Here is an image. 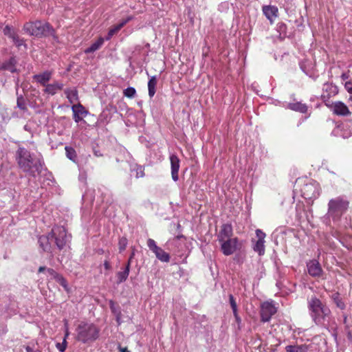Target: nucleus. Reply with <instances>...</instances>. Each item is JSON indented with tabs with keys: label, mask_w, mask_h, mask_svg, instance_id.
<instances>
[{
	"label": "nucleus",
	"mask_w": 352,
	"mask_h": 352,
	"mask_svg": "<svg viewBox=\"0 0 352 352\" xmlns=\"http://www.w3.org/2000/svg\"><path fill=\"white\" fill-rule=\"evenodd\" d=\"M15 157L19 167L25 173L35 177L41 173L44 162L41 157L21 146L16 151Z\"/></svg>",
	"instance_id": "nucleus-1"
},
{
	"label": "nucleus",
	"mask_w": 352,
	"mask_h": 352,
	"mask_svg": "<svg viewBox=\"0 0 352 352\" xmlns=\"http://www.w3.org/2000/svg\"><path fill=\"white\" fill-rule=\"evenodd\" d=\"M307 307L311 319L317 325H323L328 321L331 311L316 296L307 299Z\"/></svg>",
	"instance_id": "nucleus-2"
},
{
	"label": "nucleus",
	"mask_w": 352,
	"mask_h": 352,
	"mask_svg": "<svg viewBox=\"0 0 352 352\" xmlns=\"http://www.w3.org/2000/svg\"><path fill=\"white\" fill-rule=\"evenodd\" d=\"M349 201L342 197L331 199L328 203V210L326 217L333 222L340 221L341 217L349 208Z\"/></svg>",
	"instance_id": "nucleus-3"
},
{
	"label": "nucleus",
	"mask_w": 352,
	"mask_h": 352,
	"mask_svg": "<svg viewBox=\"0 0 352 352\" xmlns=\"http://www.w3.org/2000/svg\"><path fill=\"white\" fill-rule=\"evenodd\" d=\"M99 329L93 323L80 322L76 329V338L84 344L91 343L99 337Z\"/></svg>",
	"instance_id": "nucleus-4"
},
{
	"label": "nucleus",
	"mask_w": 352,
	"mask_h": 352,
	"mask_svg": "<svg viewBox=\"0 0 352 352\" xmlns=\"http://www.w3.org/2000/svg\"><path fill=\"white\" fill-rule=\"evenodd\" d=\"M23 30L31 36L37 37L52 36L54 40H57L54 30L48 23L40 21L26 23L23 26Z\"/></svg>",
	"instance_id": "nucleus-5"
},
{
	"label": "nucleus",
	"mask_w": 352,
	"mask_h": 352,
	"mask_svg": "<svg viewBox=\"0 0 352 352\" xmlns=\"http://www.w3.org/2000/svg\"><path fill=\"white\" fill-rule=\"evenodd\" d=\"M319 184L314 180L306 179L300 188L301 196L305 199L317 198L320 195Z\"/></svg>",
	"instance_id": "nucleus-6"
},
{
	"label": "nucleus",
	"mask_w": 352,
	"mask_h": 352,
	"mask_svg": "<svg viewBox=\"0 0 352 352\" xmlns=\"http://www.w3.org/2000/svg\"><path fill=\"white\" fill-rule=\"evenodd\" d=\"M51 234L59 250H62L69 240V236L67 234L66 230L63 226L54 227L51 231Z\"/></svg>",
	"instance_id": "nucleus-7"
},
{
	"label": "nucleus",
	"mask_w": 352,
	"mask_h": 352,
	"mask_svg": "<svg viewBox=\"0 0 352 352\" xmlns=\"http://www.w3.org/2000/svg\"><path fill=\"white\" fill-rule=\"evenodd\" d=\"M147 246L155 254L158 260L164 263L170 261V257L169 254L159 247L153 239H148L147 240Z\"/></svg>",
	"instance_id": "nucleus-8"
},
{
	"label": "nucleus",
	"mask_w": 352,
	"mask_h": 352,
	"mask_svg": "<svg viewBox=\"0 0 352 352\" xmlns=\"http://www.w3.org/2000/svg\"><path fill=\"white\" fill-rule=\"evenodd\" d=\"M221 244V249L223 254L226 256H230L234 254L238 248H239L240 244L236 237H233L230 239L224 241Z\"/></svg>",
	"instance_id": "nucleus-9"
},
{
	"label": "nucleus",
	"mask_w": 352,
	"mask_h": 352,
	"mask_svg": "<svg viewBox=\"0 0 352 352\" xmlns=\"http://www.w3.org/2000/svg\"><path fill=\"white\" fill-rule=\"evenodd\" d=\"M276 307L272 302H265L261 305V317L264 322H268L272 316L276 313Z\"/></svg>",
	"instance_id": "nucleus-10"
},
{
	"label": "nucleus",
	"mask_w": 352,
	"mask_h": 352,
	"mask_svg": "<svg viewBox=\"0 0 352 352\" xmlns=\"http://www.w3.org/2000/svg\"><path fill=\"white\" fill-rule=\"evenodd\" d=\"M338 116H346L351 114V112L347 106L342 102L337 101L332 103H326L325 104Z\"/></svg>",
	"instance_id": "nucleus-11"
},
{
	"label": "nucleus",
	"mask_w": 352,
	"mask_h": 352,
	"mask_svg": "<svg viewBox=\"0 0 352 352\" xmlns=\"http://www.w3.org/2000/svg\"><path fill=\"white\" fill-rule=\"evenodd\" d=\"M338 93V89L336 85L332 83L326 82L323 85L321 99L325 104L329 103V98L336 96Z\"/></svg>",
	"instance_id": "nucleus-12"
},
{
	"label": "nucleus",
	"mask_w": 352,
	"mask_h": 352,
	"mask_svg": "<svg viewBox=\"0 0 352 352\" xmlns=\"http://www.w3.org/2000/svg\"><path fill=\"white\" fill-rule=\"evenodd\" d=\"M308 273L313 277H319L322 273V269L317 260H311L307 263Z\"/></svg>",
	"instance_id": "nucleus-13"
},
{
	"label": "nucleus",
	"mask_w": 352,
	"mask_h": 352,
	"mask_svg": "<svg viewBox=\"0 0 352 352\" xmlns=\"http://www.w3.org/2000/svg\"><path fill=\"white\" fill-rule=\"evenodd\" d=\"M233 234L232 227L230 224H223L217 235L219 243L232 239Z\"/></svg>",
	"instance_id": "nucleus-14"
},
{
	"label": "nucleus",
	"mask_w": 352,
	"mask_h": 352,
	"mask_svg": "<svg viewBox=\"0 0 352 352\" xmlns=\"http://www.w3.org/2000/svg\"><path fill=\"white\" fill-rule=\"evenodd\" d=\"M171 166V176L173 181L177 182L179 179L178 172L179 169V159L176 155L170 156Z\"/></svg>",
	"instance_id": "nucleus-15"
},
{
	"label": "nucleus",
	"mask_w": 352,
	"mask_h": 352,
	"mask_svg": "<svg viewBox=\"0 0 352 352\" xmlns=\"http://www.w3.org/2000/svg\"><path fill=\"white\" fill-rule=\"evenodd\" d=\"M72 110L74 113V120L77 123L82 120L83 117L87 114V111L80 104H74L72 107Z\"/></svg>",
	"instance_id": "nucleus-16"
},
{
	"label": "nucleus",
	"mask_w": 352,
	"mask_h": 352,
	"mask_svg": "<svg viewBox=\"0 0 352 352\" xmlns=\"http://www.w3.org/2000/svg\"><path fill=\"white\" fill-rule=\"evenodd\" d=\"M64 84L63 82L55 81L53 83L47 84L43 89V92L48 95L54 96L58 91L62 90Z\"/></svg>",
	"instance_id": "nucleus-17"
},
{
	"label": "nucleus",
	"mask_w": 352,
	"mask_h": 352,
	"mask_svg": "<svg viewBox=\"0 0 352 352\" xmlns=\"http://www.w3.org/2000/svg\"><path fill=\"white\" fill-rule=\"evenodd\" d=\"M278 8L274 6H265L263 7V12L266 18L273 23L278 16Z\"/></svg>",
	"instance_id": "nucleus-18"
},
{
	"label": "nucleus",
	"mask_w": 352,
	"mask_h": 352,
	"mask_svg": "<svg viewBox=\"0 0 352 352\" xmlns=\"http://www.w3.org/2000/svg\"><path fill=\"white\" fill-rule=\"evenodd\" d=\"M52 76V72L45 71L42 73L34 75L33 78L36 82L45 87L47 85V82L50 80Z\"/></svg>",
	"instance_id": "nucleus-19"
},
{
	"label": "nucleus",
	"mask_w": 352,
	"mask_h": 352,
	"mask_svg": "<svg viewBox=\"0 0 352 352\" xmlns=\"http://www.w3.org/2000/svg\"><path fill=\"white\" fill-rule=\"evenodd\" d=\"M16 60L14 57L10 58L8 60L5 61L0 65V69L7 70L12 73L17 72L18 70L16 67Z\"/></svg>",
	"instance_id": "nucleus-20"
},
{
	"label": "nucleus",
	"mask_w": 352,
	"mask_h": 352,
	"mask_svg": "<svg viewBox=\"0 0 352 352\" xmlns=\"http://www.w3.org/2000/svg\"><path fill=\"white\" fill-rule=\"evenodd\" d=\"M50 239H52L51 232L46 236H41L38 238L39 246L44 252H50L51 250Z\"/></svg>",
	"instance_id": "nucleus-21"
},
{
	"label": "nucleus",
	"mask_w": 352,
	"mask_h": 352,
	"mask_svg": "<svg viewBox=\"0 0 352 352\" xmlns=\"http://www.w3.org/2000/svg\"><path fill=\"white\" fill-rule=\"evenodd\" d=\"M287 108L300 113H306L307 111V106L300 102L289 103Z\"/></svg>",
	"instance_id": "nucleus-22"
},
{
	"label": "nucleus",
	"mask_w": 352,
	"mask_h": 352,
	"mask_svg": "<svg viewBox=\"0 0 352 352\" xmlns=\"http://www.w3.org/2000/svg\"><path fill=\"white\" fill-rule=\"evenodd\" d=\"M64 92L70 103H74L78 101V91L76 89H66Z\"/></svg>",
	"instance_id": "nucleus-23"
},
{
	"label": "nucleus",
	"mask_w": 352,
	"mask_h": 352,
	"mask_svg": "<svg viewBox=\"0 0 352 352\" xmlns=\"http://www.w3.org/2000/svg\"><path fill=\"white\" fill-rule=\"evenodd\" d=\"M131 18H128L127 19L123 20L119 24L115 25L113 28L109 30L108 32V35L106 38V40H109L115 34H116L124 25L129 21Z\"/></svg>",
	"instance_id": "nucleus-24"
},
{
	"label": "nucleus",
	"mask_w": 352,
	"mask_h": 352,
	"mask_svg": "<svg viewBox=\"0 0 352 352\" xmlns=\"http://www.w3.org/2000/svg\"><path fill=\"white\" fill-rule=\"evenodd\" d=\"M157 82V78L155 76H151L148 82V96L153 98L155 94V87Z\"/></svg>",
	"instance_id": "nucleus-25"
},
{
	"label": "nucleus",
	"mask_w": 352,
	"mask_h": 352,
	"mask_svg": "<svg viewBox=\"0 0 352 352\" xmlns=\"http://www.w3.org/2000/svg\"><path fill=\"white\" fill-rule=\"evenodd\" d=\"M104 41V38L102 37H100L96 41H95L94 43H92L90 47L87 48L85 50V52L87 54H89V53H92V52L98 50L103 45Z\"/></svg>",
	"instance_id": "nucleus-26"
},
{
	"label": "nucleus",
	"mask_w": 352,
	"mask_h": 352,
	"mask_svg": "<svg viewBox=\"0 0 352 352\" xmlns=\"http://www.w3.org/2000/svg\"><path fill=\"white\" fill-rule=\"evenodd\" d=\"M129 263L126 264L125 269L122 272H118L117 273V278H118V283H121L124 282L129 274Z\"/></svg>",
	"instance_id": "nucleus-27"
},
{
	"label": "nucleus",
	"mask_w": 352,
	"mask_h": 352,
	"mask_svg": "<svg viewBox=\"0 0 352 352\" xmlns=\"http://www.w3.org/2000/svg\"><path fill=\"white\" fill-rule=\"evenodd\" d=\"M287 352H307L308 347L305 344L302 345H287L285 347Z\"/></svg>",
	"instance_id": "nucleus-28"
},
{
	"label": "nucleus",
	"mask_w": 352,
	"mask_h": 352,
	"mask_svg": "<svg viewBox=\"0 0 352 352\" xmlns=\"http://www.w3.org/2000/svg\"><path fill=\"white\" fill-rule=\"evenodd\" d=\"M67 157L72 161L76 162L77 160V154L76 151L69 146H65V148Z\"/></svg>",
	"instance_id": "nucleus-29"
},
{
	"label": "nucleus",
	"mask_w": 352,
	"mask_h": 352,
	"mask_svg": "<svg viewBox=\"0 0 352 352\" xmlns=\"http://www.w3.org/2000/svg\"><path fill=\"white\" fill-rule=\"evenodd\" d=\"M254 251L257 252L259 255H262L265 252L264 240H258L254 246Z\"/></svg>",
	"instance_id": "nucleus-30"
},
{
	"label": "nucleus",
	"mask_w": 352,
	"mask_h": 352,
	"mask_svg": "<svg viewBox=\"0 0 352 352\" xmlns=\"http://www.w3.org/2000/svg\"><path fill=\"white\" fill-rule=\"evenodd\" d=\"M349 129V132L346 133L345 131L341 134V135L344 138H346L349 136H351L352 135V129H349L350 128V126H349L348 124H343L342 126H339L337 129V131L338 130H344L345 131L346 129Z\"/></svg>",
	"instance_id": "nucleus-31"
},
{
	"label": "nucleus",
	"mask_w": 352,
	"mask_h": 352,
	"mask_svg": "<svg viewBox=\"0 0 352 352\" xmlns=\"http://www.w3.org/2000/svg\"><path fill=\"white\" fill-rule=\"evenodd\" d=\"M11 39L17 47H21L22 45L25 46L24 39L21 38L17 34H16Z\"/></svg>",
	"instance_id": "nucleus-32"
},
{
	"label": "nucleus",
	"mask_w": 352,
	"mask_h": 352,
	"mask_svg": "<svg viewBox=\"0 0 352 352\" xmlns=\"http://www.w3.org/2000/svg\"><path fill=\"white\" fill-rule=\"evenodd\" d=\"M17 107L23 111L27 110V106L25 103V100L24 98L22 96L17 97V101H16Z\"/></svg>",
	"instance_id": "nucleus-33"
},
{
	"label": "nucleus",
	"mask_w": 352,
	"mask_h": 352,
	"mask_svg": "<svg viewBox=\"0 0 352 352\" xmlns=\"http://www.w3.org/2000/svg\"><path fill=\"white\" fill-rule=\"evenodd\" d=\"M123 93H124V96L129 98H133L135 97V96L136 94V91H135V88L130 87L125 89L124 90Z\"/></svg>",
	"instance_id": "nucleus-34"
},
{
	"label": "nucleus",
	"mask_w": 352,
	"mask_h": 352,
	"mask_svg": "<svg viewBox=\"0 0 352 352\" xmlns=\"http://www.w3.org/2000/svg\"><path fill=\"white\" fill-rule=\"evenodd\" d=\"M3 34L12 38L16 33L8 25H6L3 30Z\"/></svg>",
	"instance_id": "nucleus-35"
},
{
	"label": "nucleus",
	"mask_w": 352,
	"mask_h": 352,
	"mask_svg": "<svg viewBox=\"0 0 352 352\" xmlns=\"http://www.w3.org/2000/svg\"><path fill=\"white\" fill-rule=\"evenodd\" d=\"M333 300L338 307L340 308L341 309H344V303L342 301L341 299H340L338 294H336L333 295Z\"/></svg>",
	"instance_id": "nucleus-36"
},
{
	"label": "nucleus",
	"mask_w": 352,
	"mask_h": 352,
	"mask_svg": "<svg viewBox=\"0 0 352 352\" xmlns=\"http://www.w3.org/2000/svg\"><path fill=\"white\" fill-rule=\"evenodd\" d=\"M67 340H65V338H64L63 342H57L56 344V347L60 352H64L67 348Z\"/></svg>",
	"instance_id": "nucleus-37"
},
{
	"label": "nucleus",
	"mask_w": 352,
	"mask_h": 352,
	"mask_svg": "<svg viewBox=\"0 0 352 352\" xmlns=\"http://www.w3.org/2000/svg\"><path fill=\"white\" fill-rule=\"evenodd\" d=\"M118 245L120 252L124 251L127 245V239L125 237L120 239Z\"/></svg>",
	"instance_id": "nucleus-38"
},
{
	"label": "nucleus",
	"mask_w": 352,
	"mask_h": 352,
	"mask_svg": "<svg viewBox=\"0 0 352 352\" xmlns=\"http://www.w3.org/2000/svg\"><path fill=\"white\" fill-rule=\"evenodd\" d=\"M229 300H230V304L232 307L233 314H236V311L237 310V305H236V302L234 298V296L232 294H230V296H229Z\"/></svg>",
	"instance_id": "nucleus-39"
},
{
	"label": "nucleus",
	"mask_w": 352,
	"mask_h": 352,
	"mask_svg": "<svg viewBox=\"0 0 352 352\" xmlns=\"http://www.w3.org/2000/svg\"><path fill=\"white\" fill-rule=\"evenodd\" d=\"M136 177H143L144 176V168L141 166H136Z\"/></svg>",
	"instance_id": "nucleus-40"
},
{
	"label": "nucleus",
	"mask_w": 352,
	"mask_h": 352,
	"mask_svg": "<svg viewBox=\"0 0 352 352\" xmlns=\"http://www.w3.org/2000/svg\"><path fill=\"white\" fill-rule=\"evenodd\" d=\"M56 280L60 283V285H61L65 289H67V281L66 280L61 276V275H58L57 276V278H56Z\"/></svg>",
	"instance_id": "nucleus-41"
},
{
	"label": "nucleus",
	"mask_w": 352,
	"mask_h": 352,
	"mask_svg": "<svg viewBox=\"0 0 352 352\" xmlns=\"http://www.w3.org/2000/svg\"><path fill=\"white\" fill-rule=\"evenodd\" d=\"M47 272L48 274L50 275L55 280L57 278V276L59 275L57 272H55V270H54L52 268L47 269Z\"/></svg>",
	"instance_id": "nucleus-42"
},
{
	"label": "nucleus",
	"mask_w": 352,
	"mask_h": 352,
	"mask_svg": "<svg viewBox=\"0 0 352 352\" xmlns=\"http://www.w3.org/2000/svg\"><path fill=\"white\" fill-rule=\"evenodd\" d=\"M256 236H258V240H264V238L265 236V234L261 230H256Z\"/></svg>",
	"instance_id": "nucleus-43"
},
{
	"label": "nucleus",
	"mask_w": 352,
	"mask_h": 352,
	"mask_svg": "<svg viewBox=\"0 0 352 352\" xmlns=\"http://www.w3.org/2000/svg\"><path fill=\"white\" fill-rule=\"evenodd\" d=\"M25 351L27 352H41L39 349H34V345H33L32 346H30V345H28L25 346Z\"/></svg>",
	"instance_id": "nucleus-44"
},
{
	"label": "nucleus",
	"mask_w": 352,
	"mask_h": 352,
	"mask_svg": "<svg viewBox=\"0 0 352 352\" xmlns=\"http://www.w3.org/2000/svg\"><path fill=\"white\" fill-rule=\"evenodd\" d=\"M345 88L349 92L352 94V80L345 83Z\"/></svg>",
	"instance_id": "nucleus-45"
},
{
	"label": "nucleus",
	"mask_w": 352,
	"mask_h": 352,
	"mask_svg": "<svg viewBox=\"0 0 352 352\" xmlns=\"http://www.w3.org/2000/svg\"><path fill=\"white\" fill-rule=\"evenodd\" d=\"M104 266L106 270H109L111 268V265L108 261H104Z\"/></svg>",
	"instance_id": "nucleus-46"
},
{
	"label": "nucleus",
	"mask_w": 352,
	"mask_h": 352,
	"mask_svg": "<svg viewBox=\"0 0 352 352\" xmlns=\"http://www.w3.org/2000/svg\"><path fill=\"white\" fill-rule=\"evenodd\" d=\"M94 155L96 156V157H100V156H102V154L100 153V152L99 151H96V150H94Z\"/></svg>",
	"instance_id": "nucleus-47"
},
{
	"label": "nucleus",
	"mask_w": 352,
	"mask_h": 352,
	"mask_svg": "<svg viewBox=\"0 0 352 352\" xmlns=\"http://www.w3.org/2000/svg\"><path fill=\"white\" fill-rule=\"evenodd\" d=\"M134 255H135V252H133L131 253V256H130L129 258L128 262H127V263H129V266L131 265V260L133 259V258Z\"/></svg>",
	"instance_id": "nucleus-48"
},
{
	"label": "nucleus",
	"mask_w": 352,
	"mask_h": 352,
	"mask_svg": "<svg viewBox=\"0 0 352 352\" xmlns=\"http://www.w3.org/2000/svg\"><path fill=\"white\" fill-rule=\"evenodd\" d=\"M109 304H110V307H111L112 311L115 312L116 311H115L114 302L112 300H111Z\"/></svg>",
	"instance_id": "nucleus-49"
},
{
	"label": "nucleus",
	"mask_w": 352,
	"mask_h": 352,
	"mask_svg": "<svg viewBox=\"0 0 352 352\" xmlns=\"http://www.w3.org/2000/svg\"><path fill=\"white\" fill-rule=\"evenodd\" d=\"M119 350L120 352H130L127 348H122L121 346H119Z\"/></svg>",
	"instance_id": "nucleus-50"
},
{
	"label": "nucleus",
	"mask_w": 352,
	"mask_h": 352,
	"mask_svg": "<svg viewBox=\"0 0 352 352\" xmlns=\"http://www.w3.org/2000/svg\"><path fill=\"white\" fill-rule=\"evenodd\" d=\"M234 316L236 321H240L241 320L239 316H238L237 310L236 311V314H234Z\"/></svg>",
	"instance_id": "nucleus-51"
},
{
	"label": "nucleus",
	"mask_w": 352,
	"mask_h": 352,
	"mask_svg": "<svg viewBox=\"0 0 352 352\" xmlns=\"http://www.w3.org/2000/svg\"><path fill=\"white\" fill-rule=\"evenodd\" d=\"M45 270H46L45 267L41 266V267L38 268V272H44Z\"/></svg>",
	"instance_id": "nucleus-52"
},
{
	"label": "nucleus",
	"mask_w": 352,
	"mask_h": 352,
	"mask_svg": "<svg viewBox=\"0 0 352 352\" xmlns=\"http://www.w3.org/2000/svg\"><path fill=\"white\" fill-rule=\"evenodd\" d=\"M69 334V331H68V329H66V331H65V337H64V338H65V340H66V339H67V338L68 337Z\"/></svg>",
	"instance_id": "nucleus-53"
},
{
	"label": "nucleus",
	"mask_w": 352,
	"mask_h": 352,
	"mask_svg": "<svg viewBox=\"0 0 352 352\" xmlns=\"http://www.w3.org/2000/svg\"><path fill=\"white\" fill-rule=\"evenodd\" d=\"M183 237V235L177 236L174 240Z\"/></svg>",
	"instance_id": "nucleus-54"
},
{
	"label": "nucleus",
	"mask_w": 352,
	"mask_h": 352,
	"mask_svg": "<svg viewBox=\"0 0 352 352\" xmlns=\"http://www.w3.org/2000/svg\"><path fill=\"white\" fill-rule=\"evenodd\" d=\"M349 100H350V101L351 102V103H352V95L350 96V98H349Z\"/></svg>",
	"instance_id": "nucleus-55"
},
{
	"label": "nucleus",
	"mask_w": 352,
	"mask_h": 352,
	"mask_svg": "<svg viewBox=\"0 0 352 352\" xmlns=\"http://www.w3.org/2000/svg\"><path fill=\"white\" fill-rule=\"evenodd\" d=\"M344 322H346V318H344Z\"/></svg>",
	"instance_id": "nucleus-56"
}]
</instances>
